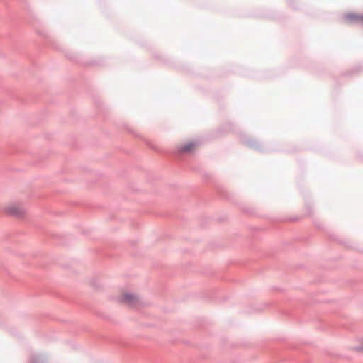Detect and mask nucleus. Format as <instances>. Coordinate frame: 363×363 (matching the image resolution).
I'll return each instance as SVG.
<instances>
[{"mask_svg":"<svg viewBox=\"0 0 363 363\" xmlns=\"http://www.w3.org/2000/svg\"><path fill=\"white\" fill-rule=\"evenodd\" d=\"M357 350L363 351V338L361 340V345L356 347Z\"/></svg>","mask_w":363,"mask_h":363,"instance_id":"obj_4","label":"nucleus"},{"mask_svg":"<svg viewBox=\"0 0 363 363\" xmlns=\"http://www.w3.org/2000/svg\"><path fill=\"white\" fill-rule=\"evenodd\" d=\"M198 146V143L196 141H189L186 143L181 145L178 148V151L181 153H190L192 152Z\"/></svg>","mask_w":363,"mask_h":363,"instance_id":"obj_3","label":"nucleus"},{"mask_svg":"<svg viewBox=\"0 0 363 363\" xmlns=\"http://www.w3.org/2000/svg\"><path fill=\"white\" fill-rule=\"evenodd\" d=\"M360 19H361V21H363V16H362V17H361V18H360Z\"/></svg>","mask_w":363,"mask_h":363,"instance_id":"obj_5","label":"nucleus"},{"mask_svg":"<svg viewBox=\"0 0 363 363\" xmlns=\"http://www.w3.org/2000/svg\"><path fill=\"white\" fill-rule=\"evenodd\" d=\"M118 301L121 303L133 306H135L138 302V298L136 295L132 293L123 291L118 298Z\"/></svg>","mask_w":363,"mask_h":363,"instance_id":"obj_2","label":"nucleus"},{"mask_svg":"<svg viewBox=\"0 0 363 363\" xmlns=\"http://www.w3.org/2000/svg\"><path fill=\"white\" fill-rule=\"evenodd\" d=\"M5 213L16 217L17 218H23L26 216V208L21 203H11L4 208Z\"/></svg>","mask_w":363,"mask_h":363,"instance_id":"obj_1","label":"nucleus"}]
</instances>
